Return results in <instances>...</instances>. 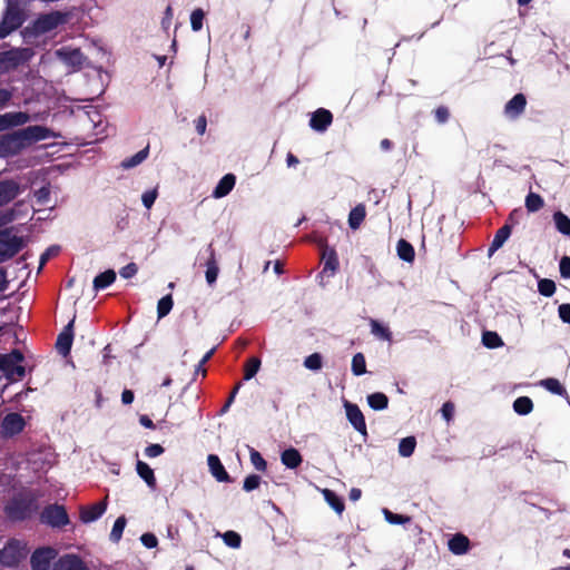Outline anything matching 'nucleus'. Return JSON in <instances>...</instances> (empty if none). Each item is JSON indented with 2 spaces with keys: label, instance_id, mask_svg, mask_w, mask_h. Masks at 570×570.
Segmentation results:
<instances>
[{
  "label": "nucleus",
  "instance_id": "1",
  "mask_svg": "<svg viewBox=\"0 0 570 570\" xmlns=\"http://www.w3.org/2000/svg\"><path fill=\"white\" fill-rule=\"evenodd\" d=\"M55 137L51 129L33 125L0 135V157L18 155L33 142Z\"/></svg>",
  "mask_w": 570,
  "mask_h": 570
},
{
  "label": "nucleus",
  "instance_id": "2",
  "mask_svg": "<svg viewBox=\"0 0 570 570\" xmlns=\"http://www.w3.org/2000/svg\"><path fill=\"white\" fill-rule=\"evenodd\" d=\"M37 510V499L31 492L14 494L3 508L6 517L12 522L28 520Z\"/></svg>",
  "mask_w": 570,
  "mask_h": 570
},
{
  "label": "nucleus",
  "instance_id": "3",
  "mask_svg": "<svg viewBox=\"0 0 570 570\" xmlns=\"http://www.w3.org/2000/svg\"><path fill=\"white\" fill-rule=\"evenodd\" d=\"M24 356L21 351L12 350L8 354L0 355V372L10 382L21 380L26 374V368L21 364Z\"/></svg>",
  "mask_w": 570,
  "mask_h": 570
},
{
  "label": "nucleus",
  "instance_id": "4",
  "mask_svg": "<svg viewBox=\"0 0 570 570\" xmlns=\"http://www.w3.org/2000/svg\"><path fill=\"white\" fill-rule=\"evenodd\" d=\"M23 247L21 236L12 235L10 228L0 230V264L14 257Z\"/></svg>",
  "mask_w": 570,
  "mask_h": 570
},
{
  "label": "nucleus",
  "instance_id": "5",
  "mask_svg": "<svg viewBox=\"0 0 570 570\" xmlns=\"http://www.w3.org/2000/svg\"><path fill=\"white\" fill-rule=\"evenodd\" d=\"M40 522L51 528H63L70 523L66 508L58 503H51L43 508L40 513Z\"/></svg>",
  "mask_w": 570,
  "mask_h": 570
},
{
  "label": "nucleus",
  "instance_id": "6",
  "mask_svg": "<svg viewBox=\"0 0 570 570\" xmlns=\"http://www.w3.org/2000/svg\"><path fill=\"white\" fill-rule=\"evenodd\" d=\"M26 556L27 551L24 544L17 539H10L6 546L0 549V564L3 567H16Z\"/></svg>",
  "mask_w": 570,
  "mask_h": 570
},
{
  "label": "nucleus",
  "instance_id": "7",
  "mask_svg": "<svg viewBox=\"0 0 570 570\" xmlns=\"http://www.w3.org/2000/svg\"><path fill=\"white\" fill-rule=\"evenodd\" d=\"M24 21L23 13L18 7L9 6L0 21V39L19 29Z\"/></svg>",
  "mask_w": 570,
  "mask_h": 570
},
{
  "label": "nucleus",
  "instance_id": "8",
  "mask_svg": "<svg viewBox=\"0 0 570 570\" xmlns=\"http://www.w3.org/2000/svg\"><path fill=\"white\" fill-rule=\"evenodd\" d=\"M67 18V13H62L60 11H52L49 13L41 14L35 21V30L38 33L50 32L58 28L60 24L66 23Z\"/></svg>",
  "mask_w": 570,
  "mask_h": 570
},
{
  "label": "nucleus",
  "instance_id": "9",
  "mask_svg": "<svg viewBox=\"0 0 570 570\" xmlns=\"http://www.w3.org/2000/svg\"><path fill=\"white\" fill-rule=\"evenodd\" d=\"M343 405L345 409L346 419L352 424V426L363 436L367 435V428L365 417L360 410L357 404L350 402L346 399H343Z\"/></svg>",
  "mask_w": 570,
  "mask_h": 570
},
{
  "label": "nucleus",
  "instance_id": "10",
  "mask_svg": "<svg viewBox=\"0 0 570 570\" xmlns=\"http://www.w3.org/2000/svg\"><path fill=\"white\" fill-rule=\"evenodd\" d=\"M26 421L23 416L17 412L4 415L1 422V434L3 438H12L23 431Z\"/></svg>",
  "mask_w": 570,
  "mask_h": 570
},
{
  "label": "nucleus",
  "instance_id": "11",
  "mask_svg": "<svg viewBox=\"0 0 570 570\" xmlns=\"http://www.w3.org/2000/svg\"><path fill=\"white\" fill-rule=\"evenodd\" d=\"M57 556V551L51 547L39 548L33 551L30 558L32 570H49L51 560Z\"/></svg>",
  "mask_w": 570,
  "mask_h": 570
},
{
  "label": "nucleus",
  "instance_id": "12",
  "mask_svg": "<svg viewBox=\"0 0 570 570\" xmlns=\"http://www.w3.org/2000/svg\"><path fill=\"white\" fill-rule=\"evenodd\" d=\"M75 317L62 328L56 341V348L62 356L69 355L73 341Z\"/></svg>",
  "mask_w": 570,
  "mask_h": 570
},
{
  "label": "nucleus",
  "instance_id": "13",
  "mask_svg": "<svg viewBox=\"0 0 570 570\" xmlns=\"http://www.w3.org/2000/svg\"><path fill=\"white\" fill-rule=\"evenodd\" d=\"M107 510V498L90 505H82L79 510L80 521L90 523L98 520Z\"/></svg>",
  "mask_w": 570,
  "mask_h": 570
},
{
  "label": "nucleus",
  "instance_id": "14",
  "mask_svg": "<svg viewBox=\"0 0 570 570\" xmlns=\"http://www.w3.org/2000/svg\"><path fill=\"white\" fill-rule=\"evenodd\" d=\"M57 56L59 59L66 63L67 66L72 67L76 70L82 68L86 57L81 52L79 48L70 49V48H61L57 50Z\"/></svg>",
  "mask_w": 570,
  "mask_h": 570
},
{
  "label": "nucleus",
  "instance_id": "15",
  "mask_svg": "<svg viewBox=\"0 0 570 570\" xmlns=\"http://www.w3.org/2000/svg\"><path fill=\"white\" fill-rule=\"evenodd\" d=\"M53 570H89L77 554H63L53 564Z\"/></svg>",
  "mask_w": 570,
  "mask_h": 570
},
{
  "label": "nucleus",
  "instance_id": "16",
  "mask_svg": "<svg viewBox=\"0 0 570 570\" xmlns=\"http://www.w3.org/2000/svg\"><path fill=\"white\" fill-rule=\"evenodd\" d=\"M20 193V185L16 180H0V207L11 203Z\"/></svg>",
  "mask_w": 570,
  "mask_h": 570
},
{
  "label": "nucleus",
  "instance_id": "17",
  "mask_svg": "<svg viewBox=\"0 0 570 570\" xmlns=\"http://www.w3.org/2000/svg\"><path fill=\"white\" fill-rule=\"evenodd\" d=\"M333 122V115L330 110L325 108H318L316 111L312 114L309 119V126L315 131L323 132L325 131L331 124Z\"/></svg>",
  "mask_w": 570,
  "mask_h": 570
},
{
  "label": "nucleus",
  "instance_id": "18",
  "mask_svg": "<svg viewBox=\"0 0 570 570\" xmlns=\"http://www.w3.org/2000/svg\"><path fill=\"white\" fill-rule=\"evenodd\" d=\"M206 252L208 253V258L206 261V273L205 277L209 285H213L218 276L219 267L216 259V253L213 244H209L206 248Z\"/></svg>",
  "mask_w": 570,
  "mask_h": 570
},
{
  "label": "nucleus",
  "instance_id": "19",
  "mask_svg": "<svg viewBox=\"0 0 570 570\" xmlns=\"http://www.w3.org/2000/svg\"><path fill=\"white\" fill-rule=\"evenodd\" d=\"M207 463L209 466V471L212 475L218 482H230V476L225 470L224 465L220 462V459L216 454H209L207 456Z\"/></svg>",
  "mask_w": 570,
  "mask_h": 570
},
{
  "label": "nucleus",
  "instance_id": "20",
  "mask_svg": "<svg viewBox=\"0 0 570 570\" xmlns=\"http://www.w3.org/2000/svg\"><path fill=\"white\" fill-rule=\"evenodd\" d=\"M29 120V115L22 111L0 115V131L10 127L20 126Z\"/></svg>",
  "mask_w": 570,
  "mask_h": 570
},
{
  "label": "nucleus",
  "instance_id": "21",
  "mask_svg": "<svg viewBox=\"0 0 570 570\" xmlns=\"http://www.w3.org/2000/svg\"><path fill=\"white\" fill-rule=\"evenodd\" d=\"M525 106V96L523 94H517L507 102L504 112L511 118H517L524 111Z\"/></svg>",
  "mask_w": 570,
  "mask_h": 570
},
{
  "label": "nucleus",
  "instance_id": "22",
  "mask_svg": "<svg viewBox=\"0 0 570 570\" xmlns=\"http://www.w3.org/2000/svg\"><path fill=\"white\" fill-rule=\"evenodd\" d=\"M449 550L456 556L465 554L470 550V540L463 533H455L448 541Z\"/></svg>",
  "mask_w": 570,
  "mask_h": 570
},
{
  "label": "nucleus",
  "instance_id": "23",
  "mask_svg": "<svg viewBox=\"0 0 570 570\" xmlns=\"http://www.w3.org/2000/svg\"><path fill=\"white\" fill-rule=\"evenodd\" d=\"M235 184H236L235 175L226 174L218 181L217 186L215 187V189L213 191V196L215 198H223V197L227 196L233 190Z\"/></svg>",
  "mask_w": 570,
  "mask_h": 570
},
{
  "label": "nucleus",
  "instance_id": "24",
  "mask_svg": "<svg viewBox=\"0 0 570 570\" xmlns=\"http://www.w3.org/2000/svg\"><path fill=\"white\" fill-rule=\"evenodd\" d=\"M22 61L18 50H8L0 52V69L10 70L17 68Z\"/></svg>",
  "mask_w": 570,
  "mask_h": 570
},
{
  "label": "nucleus",
  "instance_id": "25",
  "mask_svg": "<svg viewBox=\"0 0 570 570\" xmlns=\"http://www.w3.org/2000/svg\"><path fill=\"white\" fill-rule=\"evenodd\" d=\"M371 334L380 341L391 343L393 341V334L389 326L379 322L377 320L370 318Z\"/></svg>",
  "mask_w": 570,
  "mask_h": 570
},
{
  "label": "nucleus",
  "instance_id": "26",
  "mask_svg": "<svg viewBox=\"0 0 570 570\" xmlns=\"http://www.w3.org/2000/svg\"><path fill=\"white\" fill-rule=\"evenodd\" d=\"M322 258L324 261L323 273L331 272V275L335 274L340 266L336 250L326 246L323 249Z\"/></svg>",
  "mask_w": 570,
  "mask_h": 570
},
{
  "label": "nucleus",
  "instance_id": "27",
  "mask_svg": "<svg viewBox=\"0 0 570 570\" xmlns=\"http://www.w3.org/2000/svg\"><path fill=\"white\" fill-rule=\"evenodd\" d=\"M511 232L512 230H510V227L504 225L497 230L488 249V255L490 257L503 246L505 240L510 237Z\"/></svg>",
  "mask_w": 570,
  "mask_h": 570
},
{
  "label": "nucleus",
  "instance_id": "28",
  "mask_svg": "<svg viewBox=\"0 0 570 570\" xmlns=\"http://www.w3.org/2000/svg\"><path fill=\"white\" fill-rule=\"evenodd\" d=\"M282 463L288 469H296L302 464L303 458L295 448L286 449L281 454Z\"/></svg>",
  "mask_w": 570,
  "mask_h": 570
},
{
  "label": "nucleus",
  "instance_id": "29",
  "mask_svg": "<svg viewBox=\"0 0 570 570\" xmlns=\"http://www.w3.org/2000/svg\"><path fill=\"white\" fill-rule=\"evenodd\" d=\"M136 471L149 488L154 489L156 487L154 470L146 462L138 460L136 463Z\"/></svg>",
  "mask_w": 570,
  "mask_h": 570
},
{
  "label": "nucleus",
  "instance_id": "30",
  "mask_svg": "<svg viewBox=\"0 0 570 570\" xmlns=\"http://www.w3.org/2000/svg\"><path fill=\"white\" fill-rule=\"evenodd\" d=\"M116 281V272L107 269L94 278V289L101 291L110 286Z\"/></svg>",
  "mask_w": 570,
  "mask_h": 570
},
{
  "label": "nucleus",
  "instance_id": "31",
  "mask_svg": "<svg viewBox=\"0 0 570 570\" xmlns=\"http://www.w3.org/2000/svg\"><path fill=\"white\" fill-rule=\"evenodd\" d=\"M366 216V208L363 204L356 205L348 214V226L352 229H357L364 222Z\"/></svg>",
  "mask_w": 570,
  "mask_h": 570
},
{
  "label": "nucleus",
  "instance_id": "32",
  "mask_svg": "<svg viewBox=\"0 0 570 570\" xmlns=\"http://www.w3.org/2000/svg\"><path fill=\"white\" fill-rule=\"evenodd\" d=\"M323 497L327 504L337 513L342 514L345 510L344 501L341 497H338L333 490L324 489Z\"/></svg>",
  "mask_w": 570,
  "mask_h": 570
},
{
  "label": "nucleus",
  "instance_id": "33",
  "mask_svg": "<svg viewBox=\"0 0 570 570\" xmlns=\"http://www.w3.org/2000/svg\"><path fill=\"white\" fill-rule=\"evenodd\" d=\"M397 256L406 262L412 263L415 258V250L411 243L401 238L396 244Z\"/></svg>",
  "mask_w": 570,
  "mask_h": 570
},
{
  "label": "nucleus",
  "instance_id": "34",
  "mask_svg": "<svg viewBox=\"0 0 570 570\" xmlns=\"http://www.w3.org/2000/svg\"><path fill=\"white\" fill-rule=\"evenodd\" d=\"M149 154V146H146L144 149L136 153L134 156L126 158L122 160L121 166L126 169L134 168L141 164Z\"/></svg>",
  "mask_w": 570,
  "mask_h": 570
},
{
  "label": "nucleus",
  "instance_id": "35",
  "mask_svg": "<svg viewBox=\"0 0 570 570\" xmlns=\"http://www.w3.org/2000/svg\"><path fill=\"white\" fill-rule=\"evenodd\" d=\"M553 220L559 233L566 236L570 235V218L566 214L560 210L556 212L553 214Z\"/></svg>",
  "mask_w": 570,
  "mask_h": 570
},
{
  "label": "nucleus",
  "instance_id": "36",
  "mask_svg": "<svg viewBox=\"0 0 570 570\" xmlns=\"http://www.w3.org/2000/svg\"><path fill=\"white\" fill-rule=\"evenodd\" d=\"M482 344L488 348H498L503 346V341L497 332L485 331L482 334Z\"/></svg>",
  "mask_w": 570,
  "mask_h": 570
},
{
  "label": "nucleus",
  "instance_id": "37",
  "mask_svg": "<svg viewBox=\"0 0 570 570\" xmlns=\"http://www.w3.org/2000/svg\"><path fill=\"white\" fill-rule=\"evenodd\" d=\"M532 409H533V402L528 396H520L513 403V410L519 415H527L532 411Z\"/></svg>",
  "mask_w": 570,
  "mask_h": 570
},
{
  "label": "nucleus",
  "instance_id": "38",
  "mask_svg": "<svg viewBox=\"0 0 570 570\" xmlns=\"http://www.w3.org/2000/svg\"><path fill=\"white\" fill-rule=\"evenodd\" d=\"M416 446V440L414 436L403 438L399 443V453L403 458H409L413 454Z\"/></svg>",
  "mask_w": 570,
  "mask_h": 570
},
{
  "label": "nucleus",
  "instance_id": "39",
  "mask_svg": "<svg viewBox=\"0 0 570 570\" xmlns=\"http://www.w3.org/2000/svg\"><path fill=\"white\" fill-rule=\"evenodd\" d=\"M544 205L543 198L535 193L530 191L525 197V208L530 213L539 212Z\"/></svg>",
  "mask_w": 570,
  "mask_h": 570
},
{
  "label": "nucleus",
  "instance_id": "40",
  "mask_svg": "<svg viewBox=\"0 0 570 570\" xmlns=\"http://www.w3.org/2000/svg\"><path fill=\"white\" fill-rule=\"evenodd\" d=\"M174 306L173 296L170 294L161 297L157 304V316L163 318L167 316Z\"/></svg>",
  "mask_w": 570,
  "mask_h": 570
},
{
  "label": "nucleus",
  "instance_id": "41",
  "mask_svg": "<svg viewBox=\"0 0 570 570\" xmlns=\"http://www.w3.org/2000/svg\"><path fill=\"white\" fill-rule=\"evenodd\" d=\"M367 403L373 410L380 411L387 407L389 399L386 394H368Z\"/></svg>",
  "mask_w": 570,
  "mask_h": 570
},
{
  "label": "nucleus",
  "instance_id": "42",
  "mask_svg": "<svg viewBox=\"0 0 570 570\" xmlns=\"http://www.w3.org/2000/svg\"><path fill=\"white\" fill-rule=\"evenodd\" d=\"M261 366V360L258 357H250L246 361L244 367V380H250L256 375Z\"/></svg>",
  "mask_w": 570,
  "mask_h": 570
},
{
  "label": "nucleus",
  "instance_id": "43",
  "mask_svg": "<svg viewBox=\"0 0 570 570\" xmlns=\"http://www.w3.org/2000/svg\"><path fill=\"white\" fill-rule=\"evenodd\" d=\"M126 518L124 515L117 518L115 521L111 532H110V540L114 542H118L121 539L124 529L126 527Z\"/></svg>",
  "mask_w": 570,
  "mask_h": 570
},
{
  "label": "nucleus",
  "instance_id": "44",
  "mask_svg": "<svg viewBox=\"0 0 570 570\" xmlns=\"http://www.w3.org/2000/svg\"><path fill=\"white\" fill-rule=\"evenodd\" d=\"M538 291L542 296L551 297L556 292V283L549 278H542L538 282Z\"/></svg>",
  "mask_w": 570,
  "mask_h": 570
},
{
  "label": "nucleus",
  "instance_id": "45",
  "mask_svg": "<svg viewBox=\"0 0 570 570\" xmlns=\"http://www.w3.org/2000/svg\"><path fill=\"white\" fill-rule=\"evenodd\" d=\"M352 371L355 375H362L366 372V362L362 353H356L352 358Z\"/></svg>",
  "mask_w": 570,
  "mask_h": 570
},
{
  "label": "nucleus",
  "instance_id": "46",
  "mask_svg": "<svg viewBox=\"0 0 570 570\" xmlns=\"http://www.w3.org/2000/svg\"><path fill=\"white\" fill-rule=\"evenodd\" d=\"M250 462L257 471L265 472L267 469V462L262 454L255 449H250L249 452Z\"/></svg>",
  "mask_w": 570,
  "mask_h": 570
},
{
  "label": "nucleus",
  "instance_id": "47",
  "mask_svg": "<svg viewBox=\"0 0 570 570\" xmlns=\"http://www.w3.org/2000/svg\"><path fill=\"white\" fill-rule=\"evenodd\" d=\"M385 520L391 524H405L411 521L409 515L393 513L390 510H384Z\"/></svg>",
  "mask_w": 570,
  "mask_h": 570
},
{
  "label": "nucleus",
  "instance_id": "48",
  "mask_svg": "<svg viewBox=\"0 0 570 570\" xmlns=\"http://www.w3.org/2000/svg\"><path fill=\"white\" fill-rule=\"evenodd\" d=\"M322 364H323V358L320 353H313V354L308 355L304 361L305 367H307L308 370H312V371L320 370L322 367Z\"/></svg>",
  "mask_w": 570,
  "mask_h": 570
},
{
  "label": "nucleus",
  "instance_id": "49",
  "mask_svg": "<svg viewBox=\"0 0 570 570\" xmlns=\"http://www.w3.org/2000/svg\"><path fill=\"white\" fill-rule=\"evenodd\" d=\"M205 13L202 9H195L190 14V26L194 31H199L203 28Z\"/></svg>",
  "mask_w": 570,
  "mask_h": 570
},
{
  "label": "nucleus",
  "instance_id": "50",
  "mask_svg": "<svg viewBox=\"0 0 570 570\" xmlns=\"http://www.w3.org/2000/svg\"><path fill=\"white\" fill-rule=\"evenodd\" d=\"M214 348H212L210 351H208L204 356L203 358L199 361V363L197 364L196 368L191 372L190 370H188L189 374L191 375V380H195L196 376H198L199 372H202V376L205 377L206 375V371L204 370V364L206 362H208L210 360V357L213 356L214 354Z\"/></svg>",
  "mask_w": 570,
  "mask_h": 570
},
{
  "label": "nucleus",
  "instance_id": "51",
  "mask_svg": "<svg viewBox=\"0 0 570 570\" xmlns=\"http://www.w3.org/2000/svg\"><path fill=\"white\" fill-rule=\"evenodd\" d=\"M223 540L224 542L230 547V548H239L240 547V543H242V538L240 535L235 532V531H226L224 534H223Z\"/></svg>",
  "mask_w": 570,
  "mask_h": 570
},
{
  "label": "nucleus",
  "instance_id": "52",
  "mask_svg": "<svg viewBox=\"0 0 570 570\" xmlns=\"http://www.w3.org/2000/svg\"><path fill=\"white\" fill-rule=\"evenodd\" d=\"M35 198L38 205H47L50 199V188L48 186H42L41 188L35 191Z\"/></svg>",
  "mask_w": 570,
  "mask_h": 570
},
{
  "label": "nucleus",
  "instance_id": "53",
  "mask_svg": "<svg viewBox=\"0 0 570 570\" xmlns=\"http://www.w3.org/2000/svg\"><path fill=\"white\" fill-rule=\"evenodd\" d=\"M261 476L257 475V474H249L248 476L245 478L244 480V483H243V489L246 491V492H250L255 489H257L261 484Z\"/></svg>",
  "mask_w": 570,
  "mask_h": 570
},
{
  "label": "nucleus",
  "instance_id": "54",
  "mask_svg": "<svg viewBox=\"0 0 570 570\" xmlns=\"http://www.w3.org/2000/svg\"><path fill=\"white\" fill-rule=\"evenodd\" d=\"M539 385L546 387L549 392H566L557 379L550 377L542 380Z\"/></svg>",
  "mask_w": 570,
  "mask_h": 570
},
{
  "label": "nucleus",
  "instance_id": "55",
  "mask_svg": "<svg viewBox=\"0 0 570 570\" xmlns=\"http://www.w3.org/2000/svg\"><path fill=\"white\" fill-rule=\"evenodd\" d=\"M523 216V210L521 208H514L508 216L504 226H509L510 230H512L513 226L520 223V219Z\"/></svg>",
  "mask_w": 570,
  "mask_h": 570
},
{
  "label": "nucleus",
  "instance_id": "56",
  "mask_svg": "<svg viewBox=\"0 0 570 570\" xmlns=\"http://www.w3.org/2000/svg\"><path fill=\"white\" fill-rule=\"evenodd\" d=\"M434 117H435V120L439 124H445L449 120V118H450V110H449V108L445 107V106H439L434 110Z\"/></svg>",
  "mask_w": 570,
  "mask_h": 570
},
{
  "label": "nucleus",
  "instance_id": "57",
  "mask_svg": "<svg viewBox=\"0 0 570 570\" xmlns=\"http://www.w3.org/2000/svg\"><path fill=\"white\" fill-rule=\"evenodd\" d=\"M454 411H455V405L453 402L451 401H448L445 402L442 407H441V413H442V416L443 419L446 421V422H450L452 421L453 416H454Z\"/></svg>",
  "mask_w": 570,
  "mask_h": 570
},
{
  "label": "nucleus",
  "instance_id": "58",
  "mask_svg": "<svg viewBox=\"0 0 570 570\" xmlns=\"http://www.w3.org/2000/svg\"><path fill=\"white\" fill-rule=\"evenodd\" d=\"M140 541L148 549L156 548L157 544H158L157 537L154 533H150V532L144 533L140 537Z\"/></svg>",
  "mask_w": 570,
  "mask_h": 570
},
{
  "label": "nucleus",
  "instance_id": "59",
  "mask_svg": "<svg viewBox=\"0 0 570 570\" xmlns=\"http://www.w3.org/2000/svg\"><path fill=\"white\" fill-rule=\"evenodd\" d=\"M16 219L14 209H6L0 212V227L8 225Z\"/></svg>",
  "mask_w": 570,
  "mask_h": 570
},
{
  "label": "nucleus",
  "instance_id": "60",
  "mask_svg": "<svg viewBox=\"0 0 570 570\" xmlns=\"http://www.w3.org/2000/svg\"><path fill=\"white\" fill-rule=\"evenodd\" d=\"M137 272L138 266L135 263H129L119 271V274L124 278H131L137 274Z\"/></svg>",
  "mask_w": 570,
  "mask_h": 570
},
{
  "label": "nucleus",
  "instance_id": "61",
  "mask_svg": "<svg viewBox=\"0 0 570 570\" xmlns=\"http://www.w3.org/2000/svg\"><path fill=\"white\" fill-rule=\"evenodd\" d=\"M165 449L160 444H149L145 449V455L148 458H156L163 454Z\"/></svg>",
  "mask_w": 570,
  "mask_h": 570
},
{
  "label": "nucleus",
  "instance_id": "62",
  "mask_svg": "<svg viewBox=\"0 0 570 570\" xmlns=\"http://www.w3.org/2000/svg\"><path fill=\"white\" fill-rule=\"evenodd\" d=\"M559 269H560V275L563 278H570V257L569 256H563L561 258Z\"/></svg>",
  "mask_w": 570,
  "mask_h": 570
},
{
  "label": "nucleus",
  "instance_id": "63",
  "mask_svg": "<svg viewBox=\"0 0 570 570\" xmlns=\"http://www.w3.org/2000/svg\"><path fill=\"white\" fill-rule=\"evenodd\" d=\"M157 198V191L156 190H149L142 194L141 200L146 208H151L155 200Z\"/></svg>",
  "mask_w": 570,
  "mask_h": 570
},
{
  "label": "nucleus",
  "instance_id": "64",
  "mask_svg": "<svg viewBox=\"0 0 570 570\" xmlns=\"http://www.w3.org/2000/svg\"><path fill=\"white\" fill-rule=\"evenodd\" d=\"M559 317L563 323L570 324V304H561L558 308Z\"/></svg>",
  "mask_w": 570,
  "mask_h": 570
}]
</instances>
